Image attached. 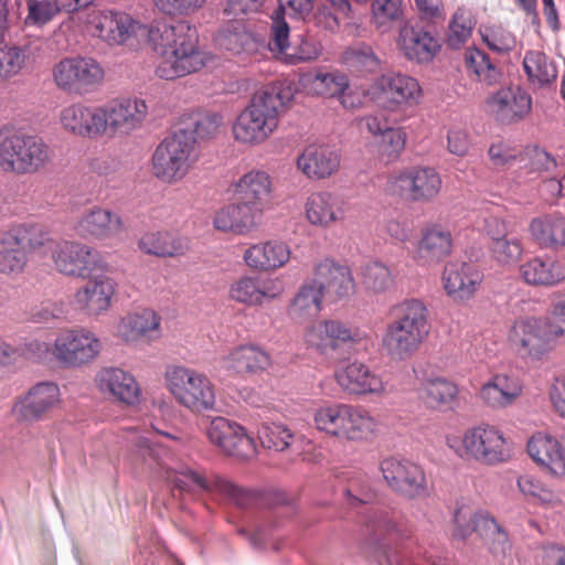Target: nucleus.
<instances>
[{
    "instance_id": "1",
    "label": "nucleus",
    "mask_w": 565,
    "mask_h": 565,
    "mask_svg": "<svg viewBox=\"0 0 565 565\" xmlns=\"http://www.w3.org/2000/svg\"><path fill=\"white\" fill-rule=\"evenodd\" d=\"M143 36L162 58L156 67L157 76L162 79L185 76L205 64L204 54L199 49L198 30L188 21L153 22L146 25Z\"/></svg>"
},
{
    "instance_id": "2",
    "label": "nucleus",
    "mask_w": 565,
    "mask_h": 565,
    "mask_svg": "<svg viewBox=\"0 0 565 565\" xmlns=\"http://www.w3.org/2000/svg\"><path fill=\"white\" fill-rule=\"evenodd\" d=\"M294 97L290 86L271 83L259 89L233 124L234 138L245 145L264 142L278 126L280 109Z\"/></svg>"
},
{
    "instance_id": "3",
    "label": "nucleus",
    "mask_w": 565,
    "mask_h": 565,
    "mask_svg": "<svg viewBox=\"0 0 565 565\" xmlns=\"http://www.w3.org/2000/svg\"><path fill=\"white\" fill-rule=\"evenodd\" d=\"M447 446L462 460H473L497 466L512 457V444L495 425L480 423L467 428L461 435L446 437Z\"/></svg>"
},
{
    "instance_id": "4",
    "label": "nucleus",
    "mask_w": 565,
    "mask_h": 565,
    "mask_svg": "<svg viewBox=\"0 0 565 565\" xmlns=\"http://www.w3.org/2000/svg\"><path fill=\"white\" fill-rule=\"evenodd\" d=\"M562 329L548 327L534 317L519 318L509 328L507 340L522 360L539 362L547 358L562 338Z\"/></svg>"
},
{
    "instance_id": "5",
    "label": "nucleus",
    "mask_w": 565,
    "mask_h": 565,
    "mask_svg": "<svg viewBox=\"0 0 565 565\" xmlns=\"http://www.w3.org/2000/svg\"><path fill=\"white\" fill-rule=\"evenodd\" d=\"M315 427L329 436L347 440L364 438L373 428L369 413L344 403H326L313 411Z\"/></svg>"
},
{
    "instance_id": "6",
    "label": "nucleus",
    "mask_w": 565,
    "mask_h": 565,
    "mask_svg": "<svg viewBox=\"0 0 565 565\" xmlns=\"http://www.w3.org/2000/svg\"><path fill=\"white\" fill-rule=\"evenodd\" d=\"M396 310L399 317L387 327L382 345L392 359L404 360L420 343L424 302L417 299L406 300Z\"/></svg>"
},
{
    "instance_id": "7",
    "label": "nucleus",
    "mask_w": 565,
    "mask_h": 565,
    "mask_svg": "<svg viewBox=\"0 0 565 565\" xmlns=\"http://www.w3.org/2000/svg\"><path fill=\"white\" fill-rule=\"evenodd\" d=\"M50 159V148L38 136L12 134L0 141V167L4 172L31 174Z\"/></svg>"
},
{
    "instance_id": "8",
    "label": "nucleus",
    "mask_w": 565,
    "mask_h": 565,
    "mask_svg": "<svg viewBox=\"0 0 565 565\" xmlns=\"http://www.w3.org/2000/svg\"><path fill=\"white\" fill-rule=\"evenodd\" d=\"M305 338L307 344L320 354L334 360H344L351 354V350L366 339V333L341 320L330 319L311 326Z\"/></svg>"
},
{
    "instance_id": "9",
    "label": "nucleus",
    "mask_w": 565,
    "mask_h": 565,
    "mask_svg": "<svg viewBox=\"0 0 565 565\" xmlns=\"http://www.w3.org/2000/svg\"><path fill=\"white\" fill-rule=\"evenodd\" d=\"M195 139L186 129H177L167 136L152 154L153 174L166 182L181 180L191 167Z\"/></svg>"
},
{
    "instance_id": "10",
    "label": "nucleus",
    "mask_w": 565,
    "mask_h": 565,
    "mask_svg": "<svg viewBox=\"0 0 565 565\" xmlns=\"http://www.w3.org/2000/svg\"><path fill=\"white\" fill-rule=\"evenodd\" d=\"M166 380L172 395L184 407L199 413L214 409V386L205 375L184 366H172L167 370Z\"/></svg>"
},
{
    "instance_id": "11",
    "label": "nucleus",
    "mask_w": 565,
    "mask_h": 565,
    "mask_svg": "<svg viewBox=\"0 0 565 565\" xmlns=\"http://www.w3.org/2000/svg\"><path fill=\"white\" fill-rule=\"evenodd\" d=\"M168 479L181 492L218 494L241 508L248 507L255 500L252 491L222 477L207 476L189 467L173 472Z\"/></svg>"
},
{
    "instance_id": "12",
    "label": "nucleus",
    "mask_w": 565,
    "mask_h": 565,
    "mask_svg": "<svg viewBox=\"0 0 565 565\" xmlns=\"http://www.w3.org/2000/svg\"><path fill=\"white\" fill-rule=\"evenodd\" d=\"M104 75L100 64L92 57L64 58L54 68L56 85L67 93L78 95L95 90Z\"/></svg>"
},
{
    "instance_id": "13",
    "label": "nucleus",
    "mask_w": 565,
    "mask_h": 565,
    "mask_svg": "<svg viewBox=\"0 0 565 565\" xmlns=\"http://www.w3.org/2000/svg\"><path fill=\"white\" fill-rule=\"evenodd\" d=\"M285 17V6L279 3L270 15V51H276L279 58L287 65H297L316 58L318 51L311 42L302 36H298V39H294L292 41L289 40L290 28Z\"/></svg>"
},
{
    "instance_id": "14",
    "label": "nucleus",
    "mask_w": 565,
    "mask_h": 565,
    "mask_svg": "<svg viewBox=\"0 0 565 565\" xmlns=\"http://www.w3.org/2000/svg\"><path fill=\"white\" fill-rule=\"evenodd\" d=\"M56 269L67 276L86 278L103 268L100 254L85 244L61 241L52 249Z\"/></svg>"
},
{
    "instance_id": "15",
    "label": "nucleus",
    "mask_w": 565,
    "mask_h": 565,
    "mask_svg": "<svg viewBox=\"0 0 565 565\" xmlns=\"http://www.w3.org/2000/svg\"><path fill=\"white\" fill-rule=\"evenodd\" d=\"M100 342L90 331L65 330L54 340L52 354L65 366H81L95 359Z\"/></svg>"
},
{
    "instance_id": "16",
    "label": "nucleus",
    "mask_w": 565,
    "mask_h": 565,
    "mask_svg": "<svg viewBox=\"0 0 565 565\" xmlns=\"http://www.w3.org/2000/svg\"><path fill=\"white\" fill-rule=\"evenodd\" d=\"M206 434L210 441L228 456L249 459L256 455L255 439L234 420L215 417L210 422Z\"/></svg>"
},
{
    "instance_id": "17",
    "label": "nucleus",
    "mask_w": 565,
    "mask_h": 565,
    "mask_svg": "<svg viewBox=\"0 0 565 565\" xmlns=\"http://www.w3.org/2000/svg\"><path fill=\"white\" fill-rule=\"evenodd\" d=\"M60 402L61 391L56 383L39 382L14 403L12 412L19 422H41Z\"/></svg>"
},
{
    "instance_id": "18",
    "label": "nucleus",
    "mask_w": 565,
    "mask_h": 565,
    "mask_svg": "<svg viewBox=\"0 0 565 565\" xmlns=\"http://www.w3.org/2000/svg\"><path fill=\"white\" fill-rule=\"evenodd\" d=\"M380 470L390 489L402 497L414 499L424 489V470L409 460L388 457L381 461Z\"/></svg>"
},
{
    "instance_id": "19",
    "label": "nucleus",
    "mask_w": 565,
    "mask_h": 565,
    "mask_svg": "<svg viewBox=\"0 0 565 565\" xmlns=\"http://www.w3.org/2000/svg\"><path fill=\"white\" fill-rule=\"evenodd\" d=\"M483 281L479 268L467 262H449L441 274V284L446 295L457 303L472 300Z\"/></svg>"
},
{
    "instance_id": "20",
    "label": "nucleus",
    "mask_w": 565,
    "mask_h": 565,
    "mask_svg": "<svg viewBox=\"0 0 565 565\" xmlns=\"http://www.w3.org/2000/svg\"><path fill=\"white\" fill-rule=\"evenodd\" d=\"M375 89L377 105L390 111L412 105L420 93L418 82L404 74L383 75L377 81Z\"/></svg>"
},
{
    "instance_id": "21",
    "label": "nucleus",
    "mask_w": 565,
    "mask_h": 565,
    "mask_svg": "<svg viewBox=\"0 0 565 565\" xmlns=\"http://www.w3.org/2000/svg\"><path fill=\"white\" fill-rule=\"evenodd\" d=\"M488 110L501 122H516L532 109L531 95L520 86L502 87L487 98Z\"/></svg>"
},
{
    "instance_id": "22",
    "label": "nucleus",
    "mask_w": 565,
    "mask_h": 565,
    "mask_svg": "<svg viewBox=\"0 0 565 565\" xmlns=\"http://www.w3.org/2000/svg\"><path fill=\"white\" fill-rule=\"evenodd\" d=\"M527 454L540 467L546 469L554 476H565V448L563 438L558 440L555 436L539 431L527 441Z\"/></svg>"
},
{
    "instance_id": "23",
    "label": "nucleus",
    "mask_w": 565,
    "mask_h": 565,
    "mask_svg": "<svg viewBox=\"0 0 565 565\" xmlns=\"http://www.w3.org/2000/svg\"><path fill=\"white\" fill-rule=\"evenodd\" d=\"M104 113L100 107L73 104L61 113L63 127L79 137L95 139L105 132Z\"/></svg>"
},
{
    "instance_id": "24",
    "label": "nucleus",
    "mask_w": 565,
    "mask_h": 565,
    "mask_svg": "<svg viewBox=\"0 0 565 565\" xmlns=\"http://www.w3.org/2000/svg\"><path fill=\"white\" fill-rule=\"evenodd\" d=\"M522 393L523 383L518 376L497 373L482 384L478 395L488 407L502 409L512 406Z\"/></svg>"
},
{
    "instance_id": "25",
    "label": "nucleus",
    "mask_w": 565,
    "mask_h": 565,
    "mask_svg": "<svg viewBox=\"0 0 565 565\" xmlns=\"http://www.w3.org/2000/svg\"><path fill=\"white\" fill-rule=\"evenodd\" d=\"M340 153L327 145H309L297 158L298 169L309 179L321 180L332 175L340 166Z\"/></svg>"
},
{
    "instance_id": "26",
    "label": "nucleus",
    "mask_w": 565,
    "mask_h": 565,
    "mask_svg": "<svg viewBox=\"0 0 565 565\" xmlns=\"http://www.w3.org/2000/svg\"><path fill=\"white\" fill-rule=\"evenodd\" d=\"M339 386L348 394L365 395L379 394L384 391V383L380 375L369 365L354 361L335 372Z\"/></svg>"
},
{
    "instance_id": "27",
    "label": "nucleus",
    "mask_w": 565,
    "mask_h": 565,
    "mask_svg": "<svg viewBox=\"0 0 565 565\" xmlns=\"http://www.w3.org/2000/svg\"><path fill=\"white\" fill-rule=\"evenodd\" d=\"M99 36L110 45L125 44L130 38H142L146 25L136 21L130 14L107 10L97 25Z\"/></svg>"
},
{
    "instance_id": "28",
    "label": "nucleus",
    "mask_w": 565,
    "mask_h": 565,
    "mask_svg": "<svg viewBox=\"0 0 565 565\" xmlns=\"http://www.w3.org/2000/svg\"><path fill=\"white\" fill-rule=\"evenodd\" d=\"M104 113L105 131L110 128L117 132H128L146 117L148 107L142 99H122L100 106Z\"/></svg>"
},
{
    "instance_id": "29",
    "label": "nucleus",
    "mask_w": 565,
    "mask_h": 565,
    "mask_svg": "<svg viewBox=\"0 0 565 565\" xmlns=\"http://www.w3.org/2000/svg\"><path fill=\"white\" fill-rule=\"evenodd\" d=\"M97 380L103 393H108L129 405L139 402L140 387L129 372L119 367H106L98 373Z\"/></svg>"
},
{
    "instance_id": "30",
    "label": "nucleus",
    "mask_w": 565,
    "mask_h": 565,
    "mask_svg": "<svg viewBox=\"0 0 565 565\" xmlns=\"http://www.w3.org/2000/svg\"><path fill=\"white\" fill-rule=\"evenodd\" d=\"M529 231L541 248L551 250L565 248V215L561 213L543 214L533 218Z\"/></svg>"
},
{
    "instance_id": "31",
    "label": "nucleus",
    "mask_w": 565,
    "mask_h": 565,
    "mask_svg": "<svg viewBox=\"0 0 565 565\" xmlns=\"http://www.w3.org/2000/svg\"><path fill=\"white\" fill-rule=\"evenodd\" d=\"M520 274L527 285L552 287L565 279V264L553 257L536 256L521 265Z\"/></svg>"
},
{
    "instance_id": "32",
    "label": "nucleus",
    "mask_w": 565,
    "mask_h": 565,
    "mask_svg": "<svg viewBox=\"0 0 565 565\" xmlns=\"http://www.w3.org/2000/svg\"><path fill=\"white\" fill-rule=\"evenodd\" d=\"M115 284L107 276H97L75 294V303L87 315H99L108 309Z\"/></svg>"
},
{
    "instance_id": "33",
    "label": "nucleus",
    "mask_w": 565,
    "mask_h": 565,
    "mask_svg": "<svg viewBox=\"0 0 565 565\" xmlns=\"http://www.w3.org/2000/svg\"><path fill=\"white\" fill-rule=\"evenodd\" d=\"M271 191V180L265 171L253 170L242 175L235 183V193L243 201L262 212Z\"/></svg>"
},
{
    "instance_id": "34",
    "label": "nucleus",
    "mask_w": 565,
    "mask_h": 565,
    "mask_svg": "<svg viewBox=\"0 0 565 565\" xmlns=\"http://www.w3.org/2000/svg\"><path fill=\"white\" fill-rule=\"evenodd\" d=\"M81 237L106 238L122 230L120 216L107 209H94L85 214L75 226Z\"/></svg>"
},
{
    "instance_id": "35",
    "label": "nucleus",
    "mask_w": 565,
    "mask_h": 565,
    "mask_svg": "<svg viewBox=\"0 0 565 565\" xmlns=\"http://www.w3.org/2000/svg\"><path fill=\"white\" fill-rule=\"evenodd\" d=\"M342 205L341 199L330 192H315L307 199L306 216L312 225L328 227L344 216Z\"/></svg>"
},
{
    "instance_id": "36",
    "label": "nucleus",
    "mask_w": 565,
    "mask_h": 565,
    "mask_svg": "<svg viewBox=\"0 0 565 565\" xmlns=\"http://www.w3.org/2000/svg\"><path fill=\"white\" fill-rule=\"evenodd\" d=\"M315 279L324 286V290L333 292L340 298L350 296L355 289L351 269L331 259L319 263L315 269Z\"/></svg>"
},
{
    "instance_id": "37",
    "label": "nucleus",
    "mask_w": 565,
    "mask_h": 565,
    "mask_svg": "<svg viewBox=\"0 0 565 565\" xmlns=\"http://www.w3.org/2000/svg\"><path fill=\"white\" fill-rule=\"evenodd\" d=\"M289 258L288 245L277 241L253 245L244 254V259L249 267L262 270L280 268Z\"/></svg>"
},
{
    "instance_id": "38",
    "label": "nucleus",
    "mask_w": 565,
    "mask_h": 565,
    "mask_svg": "<svg viewBox=\"0 0 565 565\" xmlns=\"http://www.w3.org/2000/svg\"><path fill=\"white\" fill-rule=\"evenodd\" d=\"M522 67L529 84L535 88L550 87L555 83L558 75L556 63L540 50L526 51Z\"/></svg>"
},
{
    "instance_id": "39",
    "label": "nucleus",
    "mask_w": 565,
    "mask_h": 565,
    "mask_svg": "<svg viewBox=\"0 0 565 565\" xmlns=\"http://www.w3.org/2000/svg\"><path fill=\"white\" fill-rule=\"evenodd\" d=\"M270 365V354L255 344L235 348L227 356V369L237 374H258Z\"/></svg>"
},
{
    "instance_id": "40",
    "label": "nucleus",
    "mask_w": 565,
    "mask_h": 565,
    "mask_svg": "<svg viewBox=\"0 0 565 565\" xmlns=\"http://www.w3.org/2000/svg\"><path fill=\"white\" fill-rule=\"evenodd\" d=\"M259 212L239 201L221 209L214 217V226L222 232L244 234L255 226V217Z\"/></svg>"
},
{
    "instance_id": "41",
    "label": "nucleus",
    "mask_w": 565,
    "mask_h": 565,
    "mask_svg": "<svg viewBox=\"0 0 565 565\" xmlns=\"http://www.w3.org/2000/svg\"><path fill=\"white\" fill-rule=\"evenodd\" d=\"M463 64L468 76L483 85L493 86L502 77L500 68L492 63L489 55L475 46L466 49Z\"/></svg>"
},
{
    "instance_id": "42",
    "label": "nucleus",
    "mask_w": 565,
    "mask_h": 565,
    "mask_svg": "<svg viewBox=\"0 0 565 565\" xmlns=\"http://www.w3.org/2000/svg\"><path fill=\"white\" fill-rule=\"evenodd\" d=\"M324 286L318 279H310L299 288L294 297L289 313L299 319L317 316L321 310Z\"/></svg>"
},
{
    "instance_id": "43",
    "label": "nucleus",
    "mask_w": 565,
    "mask_h": 565,
    "mask_svg": "<svg viewBox=\"0 0 565 565\" xmlns=\"http://www.w3.org/2000/svg\"><path fill=\"white\" fill-rule=\"evenodd\" d=\"M87 7L79 0H28L25 23L42 26L61 11L74 13Z\"/></svg>"
},
{
    "instance_id": "44",
    "label": "nucleus",
    "mask_w": 565,
    "mask_h": 565,
    "mask_svg": "<svg viewBox=\"0 0 565 565\" xmlns=\"http://www.w3.org/2000/svg\"><path fill=\"white\" fill-rule=\"evenodd\" d=\"M139 247L147 254L160 257H175L188 250V242L169 232H156L143 235Z\"/></svg>"
},
{
    "instance_id": "45",
    "label": "nucleus",
    "mask_w": 565,
    "mask_h": 565,
    "mask_svg": "<svg viewBox=\"0 0 565 565\" xmlns=\"http://www.w3.org/2000/svg\"><path fill=\"white\" fill-rule=\"evenodd\" d=\"M418 9V20L406 23L399 31V46L411 61H424V0H415Z\"/></svg>"
},
{
    "instance_id": "46",
    "label": "nucleus",
    "mask_w": 565,
    "mask_h": 565,
    "mask_svg": "<svg viewBox=\"0 0 565 565\" xmlns=\"http://www.w3.org/2000/svg\"><path fill=\"white\" fill-rule=\"evenodd\" d=\"M424 169L411 167L390 179L387 190L404 200L417 201L424 196Z\"/></svg>"
},
{
    "instance_id": "47",
    "label": "nucleus",
    "mask_w": 565,
    "mask_h": 565,
    "mask_svg": "<svg viewBox=\"0 0 565 565\" xmlns=\"http://www.w3.org/2000/svg\"><path fill=\"white\" fill-rule=\"evenodd\" d=\"M458 405V388L444 377L426 381V406L438 411L454 409Z\"/></svg>"
},
{
    "instance_id": "48",
    "label": "nucleus",
    "mask_w": 565,
    "mask_h": 565,
    "mask_svg": "<svg viewBox=\"0 0 565 565\" xmlns=\"http://www.w3.org/2000/svg\"><path fill=\"white\" fill-rule=\"evenodd\" d=\"M216 41L221 49L233 54L250 52L257 43L255 35L238 22L225 25L218 32Z\"/></svg>"
},
{
    "instance_id": "49",
    "label": "nucleus",
    "mask_w": 565,
    "mask_h": 565,
    "mask_svg": "<svg viewBox=\"0 0 565 565\" xmlns=\"http://www.w3.org/2000/svg\"><path fill=\"white\" fill-rule=\"evenodd\" d=\"M223 117L216 113H202L195 111L183 115L181 119V127L179 129H186L190 136H193L195 142L212 138L216 135Z\"/></svg>"
},
{
    "instance_id": "50",
    "label": "nucleus",
    "mask_w": 565,
    "mask_h": 565,
    "mask_svg": "<svg viewBox=\"0 0 565 565\" xmlns=\"http://www.w3.org/2000/svg\"><path fill=\"white\" fill-rule=\"evenodd\" d=\"M160 318L150 309L132 313L121 320L120 333L126 341H134L140 337L156 331L159 328Z\"/></svg>"
},
{
    "instance_id": "51",
    "label": "nucleus",
    "mask_w": 565,
    "mask_h": 565,
    "mask_svg": "<svg viewBox=\"0 0 565 565\" xmlns=\"http://www.w3.org/2000/svg\"><path fill=\"white\" fill-rule=\"evenodd\" d=\"M481 518L482 532L480 536L484 540L489 552L495 557H505L512 548L508 532L490 513Z\"/></svg>"
},
{
    "instance_id": "52",
    "label": "nucleus",
    "mask_w": 565,
    "mask_h": 565,
    "mask_svg": "<svg viewBox=\"0 0 565 565\" xmlns=\"http://www.w3.org/2000/svg\"><path fill=\"white\" fill-rule=\"evenodd\" d=\"M25 264V250L19 247L18 238H14L8 231L0 237V273H21Z\"/></svg>"
},
{
    "instance_id": "53",
    "label": "nucleus",
    "mask_w": 565,
    "mask_h": 565,
    "mask_svg": "<svg viewBox=\"0 0 565 565\" xmlns=\"http://www.w3.org/2000/svg\"><path fill=\"white\" fill-rule=\"evenodd\" d=\"M484 515H489V512L483 510L472 512L469 507L465 504L459 505L452 515V537L466 541L475 532L480 535L482 532L481 516Z\"/></svg>"
},
{
    "instance_id": "54",
    "label": "nucleus",
    "mask_w": 565,
    "mask_h": 565,
    "mask_svg": "<svg viewBox=\"0 0 565 565\" xmlns=\"http://www.w3.org/2000/svg\"><path fill=\"white\" fill-rule=\"evenodd\" d=\"M298 438L291 429L281 423H263L258 429V439L264 448L284 451Z\"/></svg>"
},
{
    "instance_id": "55",
    "label": "nucleus",
    "mask_w": 565,
    "mask_h": 565,
    "mask_svg": "<svg viewBox=\"0 0 565 565\" xmlns=\"http://www.w3.org/2000/svg\"><path fill=\"white\" fill-rule=\"evenodd\" d=\"M30 57V46L6 44L0 46V82L18 75Z\"/></svg>"
},
{
    "instance_id": "56",
    "label": "nucleus",
    "mask_w": 565,
    "mask_h": 565,
    "mask_svg": "<svg viewBox=\"0 0 565 565\" xmlns=\"http://www.w3.org/2000/svg\"><path fill=\"white\" fill-rule=\"evenodd\" d=\"M451 250L452 236L447 228L434 225L426 230V262H439L449 256Z\"/></svg>"
},
{
    "instance_id": "57",
    "label": "nucleus",
    "mask_w": 565,
    "mask_h": 565,
    "mask_svg": "<svg viewBox=\"0 0 565 565\" xmlns=\"http://www.w3.org/2000/svg\"><path fill=\"white\" fill-rule=\"evenodd\" d=\"M475 23L472 13L459 8L449 23L448 45L452 49L461 47L471 36Z\"/></svg>"
},
{
    "instance_id": "58",
    "label": "nucleus",
    "mask_w": 565,
    "mask_h": 565,
    "mask_svg": "<svg viewBox=\"0 0 565 565\" xmlns=\"http://www.w3.org/2000/svg\"><path fill=\"white\" fill-rule=\"evenodd\" d=\"M479 33L487 46L499 53L513 50L516 43L515 36L501 24L481 25Z\"/></svg>"
},
{
    "instance_id": "59",
    "label": "nucleus",
    "mask_w": 565,
    "mask_h": 565,
    "mask_svg": "<svg viewBox=\"0 0 565 565\" xmlns=\"http://www.w3.org/2000/svg\"><path fill=\"white\" fill-rule=\"evenodd\" d=\"M362 281L374 292L386 291L393 285L390 268L380 262H370L362 267Z\"/></svg>"
},
{
    "instance_id": "60",
    "label": "nucleus",
    "mask_w": 565,
    "mask_h": 565,
    "mask_svg": "<svg viewBox=\"0 0 565 565\" xmlns=\"http://www.w3.org/2000/svg\"><path fill=\"white\" fill-rule=\"evenodd\" d=\"M345 62L361 72L373 73L380 67V60L373 49L365 43H358L344 52Z\"/></svg>"
},
{
    "instance_id": "61",
    "label": "nucleus",
    "mask_w": 565,
    "mask_h": 565,
    "mask_svg": "<svg viewBox=\"0 0 565 565\" xmlns=\"http://www.w3.org/2000/svg\"><path fill=\"white\" fill-rule=\"evenodd\" d=\"M164 449L160 447L150 436H137L134 443V454L137 460H140L150 470H157L161 467L162 454Z\"/></svg>"
},
{
    "instance_id": "62",
    "label": "nucleus",
    "mask_w": 565,
    "mask_h": 565,
    "mask_svg": "<svg viewBox=\"0 0 565 565\" xmlns=\"http://www.w3.org/2000/svg\"><path fill=\"white\" fill-rule=\"evenodd\" d=\"M316 90L326 97H338L349 89V78L340 72L317 73L313 79Z\"/></svg>"
},
{
    "instance_id": "63",
    "label": "nucleus",
    "mask_w": 565,
    "mask_h": 565,
    "mask_svg": "<svg viewBox=\"0 0 565 565\" xmlns=\"http://www.w3.org/2000/svg\"><path fill=\"white\" fill-rule=\"evenodd\" d=\"M230 298L246 306L259 305L258 278L244 276L230 287Z\"/></svg>"
},
{
    "instance_id": "64",
    "label": "nucleus",
    "mask_w": 565,
    "mask_h": 565,
    "mask_svg": "<svg viewBox=\"0 0 565 565\" xmlns=\"http://www.w3.org/2000/svg\"><path fill=\"white\" fill-rule=\"evenodd\" d=\"M9 232L14 238H18L19 247L23 250H25V247H41L50 239L49 232L36 224L18 225L12 227Z\"/></svg>"
}]
</instances>
